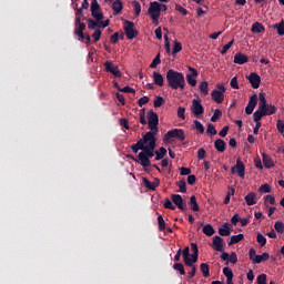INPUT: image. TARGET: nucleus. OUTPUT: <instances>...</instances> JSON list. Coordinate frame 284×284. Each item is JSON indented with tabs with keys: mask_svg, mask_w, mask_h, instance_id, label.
Listing matches in <instances>:
<instances>
[{
	"mask_svg": "<svg viewBox=\"0 0 284 284\" xmlns=\"http://www.w3.org/2000/svg\"><path fill=\"white\" fill-rule=\"evenodd\" d=\"M131 150L134 154H143L146 159L151 160L154 156V150H156V133L146 132L135 144L131 145Z\"/></svg>",
	"mask_w": 284,
	"mask_h": 284,
	"instance_id": "nucleus-1",
	"label": "nucleus"
},
{
	"mask_svg": "<svg viewBox=\"0 0 284 284\" xmlns=\"http://www.w3.org/2000/svg\"><path fill=\"white\" fill-rule=\"evenodd\" d=\"M166 81L171 90H185V75L182 72L170 69L166 72Z\"/></svg>",
	"mask_w": 284,
	"mask_h": 284,
	"instance_id": "nucleus-2",
	"label": "nucleus"
},
{
	"mask_svg": "<svg viewBox=\"0 0 284 284\" xmlns=\"http://www.w3.org/2000/svg\"><path fill=\"white\" fill-rule=\"evenodd\" d=\"M260 110L264 113V116H272V114H276V106L272 104H267V100L265 99V93H260L258 95Z\"/></svg>",
	"mask_w": 284,
	"mask_h": 284,
	"instance_id": "nucleus-3",
	"label": "nucleus"
},
{
	"mask_svg": "<svg viewBox=\"0 0 284 284\" xmlns=\"http://www.w3.org/2000/svg\"><path fill=\"white\" fill-rule=\"evenodd\" d=\"M148 125L151 132H159V114L152 110L148 112Z\"/></svg>",
	"mask_w": 284,
	"mask_h": 284,
	"instance_id": "nucleus-4",
	"label": "nucleus"
},
{
	"mask_svg": "<svg viewBox=\"0 0 284 284\" xmlns=\"http://www.w3.org/2000/svg\"><path fill=\"white\" fill-rule=\"evenodd\" d=\"M248 257H250V261H252L253 265H256L265 261H270V253H263L262 255H257L256 250L250 248Z\"/></svg>",
	"mask_w": 284,
	"mask_h": 284,
	"instance_id": "nucleus-5",
	"label": "nucleus"
},
{
	"mask_svg": "<svg viewBox=\"0 0 284 284\" xmlns=\"http://www.w3.org/2000/svg\"><path fill=\"white\" fill-rule=\"evenodd\" d=\"M170 139H178V141H185V131L183 129H172L164 134V141Z\"/></svg>",
	"mask_w": 284,
	"mask_h": 284,
	"instance_id": "nucleus-6",
	"label": "nucleus"
},
{
	"mask_svg": "<svg viewBox=\"0 0 284 284\" xmlns=\"http://www.w3.org/2000/svg\"><path fill=\"white\" fill-rule=\"evenodd\" d=\"M124 32L129 41H132V39H136V37H139V31L134 29V22L129 20L124 21Z\"/></svg>",
	"mask_w": 284,
	"mask_h": 284,
	"instance_id": "nucleus-7",
	"label": "nucleus"
},
{
	"mask_svg": "<svg viewBox=\"0 0 284 284\" xmlns=\"http://www.w3.org/2000/svg\"><path fill=\"white\" fill-rule=\"evenodd\" d=\"M232 174H237L240 179H245V164L241 159L236 160V164L231 169Z\"/></svg>",
	"mask_w": 284,
	"mask_h": 284,
	"instance_id": "nucleus-8",
	"label": "nucleus"
},
{
	"mask_svg": "<svg viewBox=\"0 0 284 284\" xmlns=\"http://www.w3.org/2000/svg\"><path fill=\"white\" fill-rule=\"evenodd\" d=\"M171 201H172V203H174V205L176 207H179L181 210V212H185V210H187V204L185 203V201L183 200V196H181V194H172Z\"/></svg>",
	"mask_w": 284,
	"mask_h": 284,
	"instance_id": "nucleus-9",
	"label": "nucleus"
},
{
	"mask_svg": "<svg viewBox=\"0 0 284 284\" xmlns=\"http://www.w3.org/2000/svg\"><path fill=\"white\" fill-rule=\"evenodd\" d=\"M191 112L192 114H194V116H201V114L205 112L203 104H201V100H196V99L192 100Z\"/></svg>",
	"mask_w": 284,
	"mask_h": 284,
	"instance_id": "nucleus-10",
	"label": "nucleus"
},
{
	"mask_svg": "<svg viewBox=\"0 0 284 284\" xmlns=\"http://www.w3.org/2000/svg\"><path fill=\"white\" fill-rule=\"evenodd\" d=\"M189 68V72L186 74V82L189 83V85H191V88H196V77H199V71L192 67H187Z\"/></svg>",
	"mask_w": 284,
	"mask_h": 284,
	"instance_id": "nucleus-11",
	"label": "nucleus"
},
{
	"mask_svg": "<svg viewBox=\"0 0 284 284\" xmlns=\"http://www.w3.org/2000/svg\"><path fill=\"white\" fill-rule=\"evenodd\" d=\"M142 183L144 187H146V190H151L152 192H154V190H156L161 185V180H159V178H154L153 182H150L148 178H143Z\"/></svg>",
	"mask_w": 284,
	"mask_h": 284,
	"instance_id": "nucleus-12",
	"label": "nucleus"
},
{
	"mask_svg": "<svg viewBox=\"0 0 284 284\" xmlns=\"http://www.w3.org/2000/svg\"><path fill=\"white\" fill-rule=\"evenodd\" d=\"M148 14L150 17H161V3L156 1L151 2L148 9Z\"/></svg>",
	"mask_w": 284,
	"mask_h": 284,
	"instance_id": "nucleus-13",
	"label": "nucleus"
},
{
	"mask_svg": "<svg viewBox=\"0 0 284 284\" xmlns=\"http://www.w3.org/2000/svg\"><path fill=\"white\" fill-rule=\"evenodd\" d=\"M211 247H213V250H215V252H223L224 247H225V242L223 241V237L215 235L213 236V242Z\"/></svg>",
	"mask_w": 284,
	"mask_h": 284,
	"instance_id": "nucleus-14",
	"label": "nucleus"
},
{
	"mask_svg": "<svg viewBox=\"0 0 284 284\" xmlns=\"http://www.w3.org/2000/svg\"><path fill=\"white\" fill-rule=\"evenodd\" d=\"M105 72H110L115 78H121V70H119V67L114 65V63L110 61L104 62Z\"/></svg>",
	"mask_w": 284,
	"mask_h": 284,
	"instance_id": "nucleus-15",
	"label": "nucleus"
},
{
	"mask_svg": "<svg viewBox=\"0 0 284 284\" xmlns=\"http://www.w3.org/2000/svg\"><path fill=\"white\" fill-rule=\"evenodd\" d=\"M251 87L253 88V90H258V88H261V75H258V73L256 72H252L248 77H247Z\"/></svg>",
	"mask_w": 284,
	"mask_h": 284,
	"instance_id": "nucleus-16",
	"label": "nucleus"
},
{
	"mask_svg": "<svg viewBox=\"0 0 284 284\" xmlns=\"http://www.w3.org/2000/svg\"><path fill=\"white\" fill-rule=\"evenodd\" d=\"M257 103H258V95H256V94L251 95L248 103L245 108L246 114H252V112H254V109L256 108Z\"/></svg>",
	"mask_w": 284,
	"mask_h": 284,
	"instance_id": "nucleus-17",
	"label": "nucleus"
},
{
	"mask_svg": "<svg viewBox=\"0 0 284 284\" xmlns=\"http://www.w3.org/2000/svg\"><path fill=\"white\" fill-rule=\"evenodd\" d=\"M211 99L215 103H223V101H225V93H223L222 91H219V90H213L211 92Z\"/></svg>",
	"mask_w": 284,
	"mask_h": 284,
	"instance_id": "nucleus-18",
	"label": "nucleus"
},
{
	"mask_svg": "<svg viewBox=\"0 0 284 284\" xmlns=\"http://www.w3.org/2000/svg\"><path fill=\"white\" fill-rule=\"evenodd\" d=\"M248 58L245 55V53L239 52L234 55V63H237V65H243L247 63Z\"/></svg>",
	"mask_w": 284,
	"mask_h": 284,
	"instance_id": "nucleus-19",
	"label": "nucleus"
},
{
	"mask_svg": "<svg viewBox=\"0 0 284 284\" xmlns=\"http://www.w3.org/2000/svg\"><path fill=\"white\" fill-rule=\"evenodd\" d=\"M153 82L155 85H159V88H163L165 83V79L163 78V74L154 71L153 72Z\"/></svg>",
	"mask_w": 284,
	"mask_h": 284,
	"instance_id": "nucleus-20",
	"label": "nucleus"
},
{
	"mask_svg": "<svg viewBox=\"0 0 284 284\" xmlns=\"http://www.w3.org/2000/svg\"><path fill=\"white\" fill-rule=\"evenodd\" d=\"M262 161L266 170H271V168H274V160H272V158L267 155V153H262Z\"/></svg>",
	"mask_w": 284,
	"mask_h": 284,
	"instance_id": "nucleus-21",
	"label": "nucleus"
},
{
	"mask_svg": "<svg viewBox=\"0 0 284 284\" xmlns=\"http://www.w3.org/2000/svg\"><path fill=\"white\" fill-rule=\"evenodd\" d=\"M214 148L217 152L223 153V152H225V149L227 148V143H225V141L222 139H216L214 141Z\"/></svg>",
	"mask_w": 284,
	"mask_h": 284,
	"instance_id": "nucleus-22",
	"label": "nucleus"
},
{
	"mask_svg": "<svg viewBox=\"0 0 284 284\" xmlns=\"http://www.w3.org/2000/svg\"><path fill=\"white\" fill-rule=\"evenodd\" d=\"M138 159L140 161V165H142L145 172H148L146 168H150L152 165V162L149 160V158H145L142 153L138 154Z\"/></svg>",
	"mask_w": 284,
	"mask_h": 284,
	"instance_id": "nucleus-23",
	"label": "nucleus"
},
{
	"mask_svg": "<svg viewBox=\"0 0 284 284\" xmlns=\"http://www.w3.org/2000/svg\"><path fill=\"white\" fill-rule=\"evenodd\" d=\"M190 209L192 212H200L201 206H199V202H196V195H192L189 201Z\"/></svg>",
	"mask_w": 284,
	"mask_h": 284,
	"instance_id": "nucleus-24",
	"label": "nucleus"
},
{
	"mask_svg": "<svg viewBox=\"0 0 284 284\" xmlns=\"http://www.w3.org/2000/svg\"><path fill=\"white\" fill-rule=\"evenodd\" d=\"M243 239H245V235L243 234L232 235L230 241L227 242L229 247H232V245H236V243H241Z\"/></svg>",
	"mask_w": 284,
	"mask_h": 284,
	"instance_id": "nucleus-25",
	"label": "nucleus"
},
{
	"mask_svg": "<svg viewBox=\"0 0 284 284\" xmlns=\"http://www.w3.org/2000/svg\"><path fill=\"white\" fill-rule=\"evenodd\" d=\"M244 201L246 205H256V193L250 192L245 197Z\"/></svg>",
	"mask_w": 284,
	"mask_h": 284,
	"instance_id": "nucleus-26",
	"label": "nucleus"
},
{
	"mask_svg": "<svg viewBox=\"0 0 284 284\" xmlns=\"http://www.w3.org/2000/svg\"><path fill=\"white\" fill-rule=\"evenodd\" d=\"M112 10H113L114 14H121V12L123 10V2H121V0L113 1Z\"/></svg>",
	"mask_w": 284,
	"mask_h": 284,
	"instance_id": "nucleus-27",
	"label": "nucleus"
},
{
	"mask_svg": "<svg viewBox=\"0 0 284 284\" xmlns=\"http://www.w3.org/2000/svg\"><path fill=\"white\" fill-rule=\"evenodd\" d=\"M251 32H253V34H261V32H265V27H263L261 22H255L251 28Z\"/></svg>",
	"mask_w": 284,
	"mask_h": 284,
	"instance_id": "nucleus-28",
	"label": "nucleus"
},
{
	"mask_svg": "<svg viewBox=\"0 0 284 284\" xmlns=\"http://www.w3.org/2000/svg\"><path fill=\"white\" fill-rule=\"evenodd\" d=\"M265 116L263 113V110H261V106L258 105V109L253 113V121L255 123H261V120Z\"/></svg>",
	"mask_w": 284,
	"mask_h": 284,
	"instance_id": "nucleus-29",
	"label": "nucleus"
},
{
	"mask_svg": "<svg viewBox=\"0 0 284 284\" xmlns=\"http://www.w3.org/2000/svg\"><path fill=\"white\" fill-rule=\"evenodd\" d=\"M230 223H224L223 227L219 229L220 236H230Z\"/></svg>",
	"mask_w": 284,
	"mask_h": 284,
	"instance_id": "nucleus-30",
	"label": "nucleus"
},
{
	"mask_svg": "<svg viewBox=\"0 0 284 284\" xmlns=\"http://www.w3.org/2000/svg\"><path fill=\"white\" fill-rule=\"evenodd\" d=\"M199 90L201 94H203L204 97H207V94H210V88H209L207 81L201 82Z\"/></svg>",
	"mask_w": 284,
	"mask_h": 284,
	"instance_id": "nucleus-31",
	"label": "nucleus"
},
{
	"mask_svg": "<svg viewBox=\"0 0 284 284\" xmlns=\"http://www.w3.org/2000/svg\"><path fill=\"white\" fill-rule=\"evenodd\" d=\"M202 232L205 236H214V227L211 224H205Z\"/></svg>",
	"mask_w": 284,
	"mask_h": 284,
	"instance_id": "nucleus-32",
	"label": "nucleus"
},
{
	"mask_svg": "<svg viewBox=\"0 0 284 284\" xmlns=\"http://www.w3.org/2000/svg\"><path fill=\"white\" fill-rule=\"evenodd\" d=\"M200 270H201L204 278H210V265H207V263H202L200 265Z\"/></svg>",
	"mask_w": 284,
	"mask_h": 284,
	"instance_id": "nucleus-33",
	"label": "nucleus"
},
{
	"mask_svg": "<svg viewBox=\"0 0 284 284\" xmlns=\"http://www.w3.org/2000/svg\"><path fill=\"white\" fill-rule=\"evenodd\" d=\"M173 270H175V272H179V274H181V276H185V266H183L182 263H175L173 265Z\"/></svg>",
	"mask_w": 284,
	"mask_h": 284,
	"instance_id": "nucleus-34",
	"label": "nucleus"
},
{
	"mask_svg": "<svg viewBox=\"0 0 284 284\" xmlns=\"http://www.w3.org/2000/svg\"><path fill=\"white\" fill-rule=\"evenodd\" d=\"M194 129L200 133L203 134V132H205V126H203V123H201V121L199 120H194Z\"/></svg>",
	"mask_w": 284,
	"mask_h": 284,
	"instance_id": "nucleus-35",
	"label": "nucleus"
},
{
	"mask_svg": "<svg viewBox=\"0 0 284 284\" xmlns=\"http://www.w3.org/2000/svg\"><path fill=\"white\" fill-rule=\"evenodd\" d=\"M256 242L261 245V247H265V245H267V239H265V236L261 233H257Z\"/></svg>",
	"mask_w": 284,
	"mask_h": 284,
	"instance_id": "nucleus-36",
	"label": "nucleus"
},
{
	"mask_svg": "<svg viewBox=\"0 0 284 284\" xmlns=\"http://www.w3.org/2000/svg\"><path fill=\"white\" fill-rule=\"evenodd\" d=\"M221 116H223V111H221L220 109H216L214 111L213 115L211 116L212 123H216V121H219V119H221Z\"/></svg>",
	"mask_w": 284,
	"mask_h": 284,
	"instance_id": "nucleus-37",
	"label": "nucleus"
},
{
	"mask_svg": "<svg viewBox=\"0 0 284 284\" xmlns=\"http://www.w3.org/2000/svg\"><path fill=\"white\" fill-rule=\"evenodd\" d=\"M223 274L224 276H226V281H232L234 278V273L232 272V268L227 266L223 268Z\"/></svg>",
	"mask_w": 284,
	"mask_h": 284,
	"instance_id": "nucleus-38",
	"label": "nucleus"
},
{
	"mask_svg": "<svg viewBox=\"0 0 284 284\" xmlns=\"http://www.w3.org/2000/svg\"><path fill=\"white\" fill-rule=\"evenodd\" d=\"M75 23L78 26V28L75 29L74 32H83V30H85V23L81 22V18H75Z\"/></svg>",
	"mask_w": 284,
	"mask_h": 284,
	"instance_id": "nucleus-39",
	"label": "nucleus"
},
{
	"mask_svg": "<svg viewBox=\"0 0 284 284\" xmlns=\"http://www.w3.org/2000/svg\"><path fill=\"white\" fill-rule=\"evenodd\" d=\"M158 65H161V53H158L155 58L152 60L150 68L154 69L158 68Z\"/></svg>",
	"mask_w": 284,
	"mask_h": 284,
	"instance_id": "nucleus-40",
	"label": "nucleus"
},
{
	"mask_svg": "<svg viewBox=\"0 0 284 284\" xmlns=\"http://www.w3.org/2000/svg\"><path fill=\"white\" fill-rule=\"evenodd\" d=\"M274 29L277 30V34L280 37H284V21H282L281 23L274 24Z\"/></svg>",
	"mask_w": 284,
	"mask_h": 284,
	"instance_id": "nucleus-41",
	"label": "nucleus"
},
{
	"mask_svg": "<svg viewBox=\"0 0 284 284\" xmlns=\"http://www.w3.org/2000/svg\"><path fill=\"white\" fill-rule=\"evenodd\" d=\"M158 225L160 232H165V220L163 219V215L158 216Z\"/></svg>",
	"mask_w": 284,
	"mask_h": 284,
	"instance_id": "nucleus-42",
	"label": "nucleus"
},
{
	"mask_svg": "<svg viewBox=\"0 0 284 284\" xmlns=\"http://www.w3.org/2000/svg\"><path fill=\"white\" fill-rule=\"evenodd\" d=\"M183 50V44L179 41H174L172 54H179Z\"/></svg>",
	"mask_w": 284,
	"mask_h": 284,
	"instance_id": "nucleus-43",
	"label": "nucleus"
},
{
	"mask_svg": "<svg viewBox=\"0 0 284 284\" xmlns=\"http://www.w3.org/2000/svg\"><path fill=\"white\" fill-rule=\"evenodd\" d=\"M163 103H165V99H163V97L161 95L155 97V100L153 102L154 108H161Z\"/></svg>",
	"mask_w": 284,
	"mask_h": 284,
	"instance_id": "nucleus-44",
	"label": "nucleus"
},
{
	"mask_svg": "<svg viewBox=\"0 0 284 284\" xmlns=\"http://www.w3.org/2000/svg\"><path fill=\"white\" fill-rule=\"evenodd\" d=\"M217 131H216V126H214V124L209 123L207 124V129H206V134H211V136L216 135Z\"/></svg>",
	"mask_w": 284,
	"mask_h": 284,
	"instance_id": "nucleus-45",
	"label": "nucleus"
},
{
	"mask_svg": "<svg viewBox=\"0 0 284 284\" xmlns=\"http://www.w3.org/2000/svg\"><path fill=\"white\" fill-rule=\"evenodd\" d=\"M133 9H134V14L135 17H139V14H141V3H139V1L134 0L132 2Z\"/></svg>",
	"mask_w": 284,
	"mask_h": 284,
	"instance_id": "nucleus-46",
	"label": "nucleus"
},
{
	"mask_svg": "<svg viewBox=\"0 0 284 284\" xmlns=\"http://www.w3.org/2000/svg\"><path fill=\"white\" fill-rule=\"evenodd\" d=\"M91 17L97 21H103V12L101 11H91Z\"/></svg>",
	"mask_w": 284,
	"mask_h": 284,
	"instance_id": "nucleus-47",
	"label": "nucleus"
},
{
	"mask_svg": "<svg viewBox=\"0 0 284 284\" xmlns=\"http://www.w3.org/2000/svg\"><path fill=\"white\" fill-rule=\"evenodd\" d=\"M274 229L277 232V234H283V232H284V224H283V222H278V221L275 222Z\"/></svg>",
	"mask_w": 284,
	"mask_h": 284,
	"instance_id": "nucleus-48",
	"label": "nucleus"
},
{
	"mask_svg": "<svg viewBox=\"0 0 284 284\" xmlns=\"http://www.w3.org/2000/svg\"><path fill=\"white\" fill-rule=\"evenodd\" d=\"M164 207L165 210H176V206L172 203L171 200H169V197L164 200Z\"/></svg>",
	"mask_w": 284,
	"mask_h": 284,
	"instance_id": "nucleus-49",
	"label": "nucleus"
},
{
	"mask_svg": "<svg viewBox=\"0 0 284 284\" xmlns=\"http://www.w3.org/2000/svg\"><path fill=\"white\" fill-rule=\"evenodd\" d=\"M148 103H150V98L148 95H144V97L140 98L139 101H138V105L140 108H143V105H145Z\"/></svg>",
	"mask_w": 284,
	"mask_h": 284,
	"instance_id": "nucleus-50",
	"label": "nucleus"
},
{
	"mask_svg": "<svg viewBox=\"0 0 284 284\" xmlns=\"http://www.w3.org/2000/svg\"><path fill=\"white\" fill-rule=\"evenodd\" d=\"M88 28L89 30H97V28H99V22H95L92 19H88Z\"/></svg>",
	"mask_w": 284,
	"mask_h": 284,
	"instance_id": "nucleus-51",
	"label": "nucleus"
},
{
	"mask_svg": "<svg viewBox=\"0 0 284 284\" xmlns=\"http://www.w3.org/2000/svg\"><path fill=\"white\" fill-rule=\"evenodd\" d=\"M258 192H263L264 194H270V192H272V186H270V184H264L260 186Z\"/></svg>",
	"mask_w": 284,
	"mask_h": 284,
	"instance_id": "nucleus-52",
	"label": "nucleus"
},
{
	"mask_svg": "<svg viewBox=\"0 0 284 284\" xmlns=\"http://www.w3.org/2000/svg\"><path fill=\"white\" fill-rule=\"evenodd\" d=\"M94 11H101V6L97 0H92L91 2V12H94Z\"/></svg>",
	"mask_w": 284,
	"mask_h": 284,
	"instance_id": "nucleus-53",
	"label": "nucleus"
},
{
	"mask_svg": "<svg viewBox=\"0 0 284 284\" xmlns=\"http://www.w3.org/2000/svg\"><path fill=\"white\" fill-rule=\"evenodd\" d=\"M234 45V40H231L229 43H226L223 49L221 50V54H227V50Z\"/></svg>",
	"mask_w": 284,
	"mask_h": 284,
	"instance_id": "nucleus-54",
	"label": "nucleus"
},
{
	"mask_svg": "<svg viewBox=\"0 0 284 284\" xmlns=\"http://www.w3.org/2000/svg\"><path fill=\"white\" fill-rule=\"evenodd\" d=\"M178 186L180 187V192L182 194H185V192H187V187H186V184H185V180H182L178 183Z\"/></svg>",
	"mask_w": 284,
	"mask_h": 284,
	"instance_id": "nucleus-55",
	"label": "nucleus"
},
{
	"mask_svg": "<svg viewBox=\"0 0 284 284\" xmlns=\"http://www.w3.org/2000/svg\"><path fill=\"white\" fill-rule=\"evenodd\" d=\"M180 174H181V176H190V174H192V170L182 166V168H180Z\"/></svg>",
	"mask_w": 284,
	"mask_h": 284,
	"instance_id": "nucleus-56",
	"label": "nucleus"
},
{
	"mask_svg": "<svg viewBox=\"0 0 284 284\" xmlns=\"http://www.w3.org/2000/svg\"><path fill=\"white\" fill-rule=\"evenodd\" d=\"M227 132H230V126L225 125L223 129L219 132V136L222 139H225L227 136Z\"/></svg>",
	"mask_w": 284,
	"mask_h": 284,
	"instance_id": "nucleus-57",
	"label": "nucleus"
},
{
	"mask_svg": "<svg viewBox=\"0 0 284 284\" xmlns=\"http://www.w3.org/2000/svg\"><path fill=\"white\" fill-rule=\"evenodd\" d=\"M257 284H267V275L266 274H261L257 276Z\"/></svg>",
	"mask_w": 284,
	"mask_h": 284,
	"instance_id": "nucleus-58",
	"label": "nucleus"
},
{
	"mask_svg": "<svg viewBox=\"0 0 284 284\" xmlns=\"http://www.w3.org/2000/svg\"><path fill=\"white\" fill-rule=\"evenodd\" d=\"M230 85L233 90H239V80L236 77L231 79Z\"/></svg>",
	"mask_w": 284,
	"mask_h": 284,
	"instance_id": "nucleus-59",
	"label": "nucleus"
},
{
	"mask_svg": "<svg viewBox=\"0 0 284 284\" xmlns=\"http://www.w3.org/2000/svg\"><path fill=\"white\" fill-rule=\"evenodd\" d=\"M155 154H158L159 156H161V159H165V155L168 154V150L163 146H161L159 149V151L155 152Z\"/></svg>",
	"mask_w": 284,
	"mask_h": 284,
	"instance_id": "nucleus-60",
	"label": "nucleus"
},
{
	"mask_svg": "<svg viewBox=\"0 0 284 284\" xmlns=\"http://www.w3.org/2000/svg\"><path fill=\"white\" fill-rule=\"evenodd\" d=\"M276 128H277V132H280V134H284V121L283 120L277 121Z\"/></svg>",
	"mask_w": 284,
	"mask_h": 284,
	"instance_id": "nucleus-61",
	"label": "nucleus"
},
{
	"mask_svg": "<svg viewBox=\"0 0 284 284\" xmlns=\"http://www.w3.org/2000/svg\"><path fill=\"white\" fill-rule=\"evenodd\" d=\"M178 116H179V119H182L183 121H185V108L180 106L178 109Z\"/></svg>",
	"mask_w": 284,
	"mask_h": 284,
	"instance_id": "nucleus-62",
	"label": "nucleus"
},
{
	"mask_svg": "<svg viewBox=\"0 0 284 284\" xmlns=\"http://www.w3.org/2000/svg\"><path fill=\"white\" fill-rule=\"evenodd\" d=\"M94 43H97L101 39V30L95 29V31L92 34Z\"/></svg>",
	"mask_w": 284,
	"mask_h": 284,
	"instance_id": "nucleus-63",
	"label": "nucleus"
},
{
	"mask_svg": "<svg viewBox=\"0 0 284 284\" xmlns=\"http://www.w3.org/2000/svg\"><path fill=\"white\" fill-rule=\"evenodd\" d=\"M205 154H206L205 149H199L197 150V159H199V161H203V159H205Z\"/></svg>",
	"mask_w": 284,
	"mask_h": 284,
	"instance_id": "nucleus-64",
	"label": "nucleus"
}]
</instances>
